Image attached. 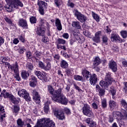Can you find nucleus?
Segmentation results:
<instances>
[{
  "instance_id": "nucleus-1",
  "label": "nucleus",
  "mask_w": 127,
  "mask_h": 127,
  "mask_svg": "<svg viewBox=\"0 0 127 127\" xmlns=\"http://www.w3.org/2000/svg\"><path fill=\"white\" fill-rule=\"evenodd\" d=\"M7 5L5 6V9L8 12H11L14 8H17L18 6L22 7L23 3L20 0H5Z\"/></svg>"
},
{
  "instance_id": "nucleus-2",
  "label": "nucleus",
  "mask_w": 127,
  "mask_h": 127,
  "mask_svg": "<svg viewBox=\"0 0 127 127\" xmlns=\"http://www.w3.org/2000/svg\"><path fill=\"white\" fill-rule=\"evenodd\" d=\"M34 127H56L55 123L49 118H43L38 120Z\"/></svg>"
},
{
  "instance_id": "nucleus-3",
  "label": "nucleus",
  "mask_w": 127,
  "mask_h": 127,
  "mask_svg": "<svg viewBox=\"0 0 127 127\" xmlns=\"http://www.w3.org/2000/svg\"><path fill=\"white\" fill-rule=\"evenodd\" d=\"M61 92H62V89H58L55 93V97H53L52 99L54 101L60 104L66 105L68 103V101L65 96L61 94Z\"/></svg>"
},
{
  "instance_id": "nucleus-4",
  "label": "nucleus",
  "mask_w": 127,
  "mask_h": 127,
  "mask_svg": "<svg viewBox=\"0 0 127 127\" xmlns=\"http://www.w3.org/2000/svg\"><path fill=\"white\" fill-rule=\"evenodd\" d=\"M105 81H101L99 85L104 89H107L110 85H112V83L115 81L114 78H112V76L110 72L106 73L105 76Z\"/></svg>"
},
{
  "instance_id": "nucleus-5",
  "label": "nucleus",
  "mask_w": 127,
  "mask_h": 127,
  "mask_svg": "<svg viewBox=\"0 0 127 127\" xmlns=\"http://www.w3.org/2000/svg\"><path fill=\"white\" fill-rule=\"evenodd\" d=\"M82 75L87 79H88V78H90L89 80L91 85H95L96 83H97V75L94 74L93 75H92L91 72L86 69L82 71Z\"/></svg>"
},
{
  "instance_id": "nucleus-6",
  "label": "nucleus",
  "mask_w": 127,
  "mask_h": 127,
  "mask_svg": "<svg viewBox=\"0 0 127 127\" xmlns=\"http://www.w3.org/2000/svg\"><path fill=\"white\" fill-rule=\"evenodd\" d=\"M82 113L86 117H89L90 118H93L94 117V113H93L91 107L87 104H85L82 107Z\"/></svg>"
},
{
  "instance_id": "nucleus-7",
  "label": "nucleus",
  "mask_w": 127,
  "mask_h": 127,
  "mask_svg": "<svg viewBox=\"0 0 127 127\" xmlns=\"http://www.w3.org/2000/svg\"><path fill=\"white\" fill-rule=\"evenodd\" d=\"M18 94L19 97H22L27 102H30L31 101V98L29 96V93H27L26 90L25 89H21L18 92Z\"/></svg>"
},
{
  "instance_id": "nucleus-8",
  "label": "nucleus",
  "mask_w": 127,
  "mask_h": 127,
  "mask_svg": "<svg viewBox=\"0 0 127 127\" xmlns=\"http://www.w3.org/2000/svg\"><path fill=\"white\" fill-rule=\"evenodd\" d=\"M75 15L77 19L80 22H85L86 20H87V17L78 11H76L75 12Z\"/></svg>"
},
{
  "instance_id": "nucleus-9",
  "label": "nucleus",
  "mask_w": 127,
  "mask_h": 127,
  "mask_svg": "<svg viewBox=\"0 0 127 127\" xmlns=\"http://www.w3.org/2000/svg\"><path fill=\"white\" fill-rule=\"evenodd\" d=\"M33 99L36 104H39L40 103V96L38 94V92L35 90H33Z\"/></svg>"
},
{
  "instance_id": "nucleus-10",
  "label": "nucleus",
  "mask_w": 127,
  "mask_h": 127,
  "mask_svg": "<svg viewBox=\"0 0 127 127\" xmlns=\"http://www.w3.org/2000/svg\"><path fill=\"white\" fill-rule=\"evenodd\" d=\"M127 120V113L125 111L123 113H121V115L119 116V118H118L119 122H126ZM122 126H123V124H122V123L121 124H120V127H122Z\"/></svg>"
},
{
  "instance_id": "nucleus-11",
  "label": "nucleus",
  "mask_w": 127,
  "mask_h": 127,
  "mask_svg": "<svg viewBox=\"0 0 127 127\" xmlns=\"http://www.w3.org/2000/svg\"><path fill=\"white\" fill-rule=\"evenodd\" d=\"M102 34V32L101 31H98L95 34V36L92 38L93 41L96 43H99L101 41V35Z\"/></svg>"
},
{
  "instance_id": "nucleus-12",
  "label": "nucleus",
  "mask_w": 127,
  "mask_h": 127,
  "mask_svg": "<svg viewBox=\"0 0 127 127\" xmlns=\"http://www.w3.org/2000/svg\"><path fill=\"white\" fill-rule=\"evenodd\" d=\"M18 24L19 26L23 28L27 29L28 28V25L27 24V21L26 20L23 19H20L18 21Z\"/></svg>"
},
{
  "instance_id": "nucleus-13",
  "label": "nucleus",
  "mask_w": 127,
  "mask_h": 127,
  "mask_svg": "<svg viewBox=\"0 0 127 127\" xmlns=\"http://www.w3.org/2000/svg\"><path fill=\"white\" fill-rule=\"evenodd\" d=\"M46 27H48V28L50 27L49 23H47V22L43 19H40L39 27L45 28Z\"/></svg>"
},
{
  "instance_id": "nucleus-14",
  "label": "nucleus",
  "mask_w": 127,
  "mask_h": 127,
  "mask_svg": "<svg viewBox=\"0 0 127 127\" xmlns=\"http://www.w3.org/2000/svg\"><path fill=\"white\" fill-rule=\"evenodd\" d=\"M109 67L110 69L113 71V72H116L118 70V66H117V64L114 61H111L109 63Z\"/></svg>"
},
{
  "instance_id": "nucleus-15",
  "label": "nucleus",
  "mask_w": 127,
  "mask_h": 127,
  "mask_svg": "<svg viewBox=\"0 0 127 127\" xmlns=\"http://www.w3.org/2000/svg\"><path fill=\"white\" fill-rule=\"evenodd\" d=\"M109 106L111 110H115V109L118 108V104L114 100H110L109 102Z\"/></svg>"
},
{
  "instance_id": "nucleus-16",
  "label": "nucleus",
  "mask_w": 127,
  "mask_h": 127,
  "mask_svg": "<svg viewBox=\"0 0 127 127\" xmlns=\"http://www.w3.org/2000/svg\"><path fill=\"white\" fill-rule=\"evenodd\" d=\"M55 116L57 117L59 120H64L65 119V116H64V113L61 112H59V111H56L55 112Z\"/></svg>"
},
{
  "instance_id": "nucleus-17",
  "label": "nucleus",
  "mask_w": 127,
  "mask_h": 127,
  "mask_svg": "<svg viewBox=\"0 0 127 127\" xmlns=\"http://www.w3.org/2000/svg\"><path fill=\"white\" fill-rule=\"evenodd\" d=\"M111 39L113 42L115 41H121V37H120V36L118 34H112Z\"/></svg>"
},
{
  "instance_id": "nucleus-18",
  "label": "nucleus",
  "mask_w": 127,
  "mask_h": 127,
  "mask_svg": "<svg viewBox=\"0 0 127 127\" xmlns=\"http://www.w3.org/2000/svg\"><path fill=\"white\" fill-rule=\"evenodd\" d=\"M37 34L39 36H44L45 33V30L44 28L39 27L36 31Z\"/></svg>"
},
{
  "instance_id": "nucleus-19",
  "label": "nucleus",
  "mask_w": 127,
  "mask_h": 127,
  "mask_svg": "<svg viewBox=\"0 0 127 127\" xmlns=\"http://www.w3.org/2000/svg\"><path fill=\"white\" fill-rule=\"evenodd\" d=\"M101 64V60L100 58L96 57L95 58L94 60L93 63V67L94 68H95L97 66H99Z\"/></svg>"
},
{
  "instance_id": "nucleus-20",
  "label": "nucleus",
  "mask_w": 127,
  "mask_h": 127,
  "mask_svg": "<svg viewBox=\"0 0 127 127\" xmlns=\"http://www.w3.org/2000/svg\"><path fill=\"white\" fill-rule=\"evenodd\" d=\"M46 61L47 63V65L44 67V70H45V71H49V70H51V64L49 62L51 61V59H47L46 60Z\"/></svg>"
},
{
  "instance_id": "nucleus-21",
  "label": "nucleus",
  "mask_w": 127,
  "mask_h": 127,
  "mask_svg": "<svg viewBox=\"0 0 127 127\" xmlns=\"http://www.w3.org/2000/svg\"><path fill=\"white\" fill-rule=\"evenodd\" d=\"M21 76L22 79L26 80L29 77V72L26 70H22L21 73Z\"/></svg>"
},
{
  "instance_id": "nucleus-22",
  "label": "nucleus",
  "mask_w": 127,
  "mask_h": 127,
  "mask_svg": "<svg viewBox=\"0 0 127 127\" xmlns=\"http://www.w3.org/2000/svg\"><path fill=\"white\" fill-rule=\"evenodd\" d=\"M48 91L51 94V95H52L53 96V98L55 97V92L57 91L56 90L54 91V88L52 87L51 85H48Z\"/></svg>"
},
{
  "instance_id": "nucleus-23",
  "label": "nucleus",
  "mask_w": 127,
  "mask_h": 127,
  "mask_svg": "<svg viewBox=\"0 0 127 127\" xmlns=\"http://www.w3.org/2000/svg\"><path fill=\"white\" fill-rule=\"evenodd\" d=\"M5 91L6 90L5 89L3 90V91H2L0 94V96L3 97L5 99H7L8 98L9 99L10 98V96H12V95L9 94L8 92H5Z\"/></svg>"
},
{
  "instance_id": "nucleus-24",
  "label": "nucleus",
  "mask_w": 127,
  "mask_h": 127,
  "mask_svg": "<svg viewBox=\"0 0 127 127\" xmlns=\"http://www.w3.org/2000/svg\"><path fill=\"white\" fill-rule=\"evenodd\" d=\"M55 24L58 30H59L60 31L62 30V25L61 24V22L59 19H57L56 20Z\"/></svg>"
},
{
  "instance_id": "nucleus-25",
  "label": "nucleus",
  "mask_w": 127,
  "mask_h": 127,
  "mask_svg": "<svg viewBox=\"0 0 127 127\" xmlns=\"http://www.w3.org/2000/svg\"><path fill=\"white\" fill-rule=\"evenodd\" d=\"M11 70L14 71V73L19 72L18 70V63L17 62H16L14 64H13V66H12V68H11Z\"/></svg>"
},
{
  "instance_id": "nucleus-26",
  "label": "nucleus",
  "mask_w": 127,
  "mask_h": 127,
  "mask_svg": "<svg viewBox=\"0 0 127 127\" xmlns=\"http://www.w3.org/2000/svg\"><path fill=\"white\" fill-rule=\"evenodd\" d=\"M45 106L44 107V111L46 114L48 113L49 111V105H50V102L49 101H47L45 102Z\"/></svg>"
},
{
  "instance_id": "nucleus-27",
  "label": "nucleus",
  "mask_w": 127,
  "mask_h": 127,
  "mask_svg": "<svg viewBox=\"0 0 127 127\" xmlns=\"http://www.w3.org/2000/svg\"><path fill=\"white\" fill-rule=\"evenodd\" d=\"M71 25L73 27L77 28V29H81V25H80V22L79 21H73L71 23Z\"/></svg>"
},
{
  "instance_id": "nucleus-28",
  "label": "nucleus",
  "mask_w": 127,
  "mask_h": 127,
  "mask_svg": "<svg viewBox=\"0 0 127 127\" xmlns=\"http://www.w3.org/2000/svg\"><path fill=\"white\" fill-rule=\"evenodd\" d=\"M38 5L39 6V8H44V7H46L47 5V3L42 1H38L37 2Z\"/></svg>"
},
{
  "instance_id": "nucleus-29",
  "label": "nucleus",
  "mask_w": 127,
  "mask_h": 127,
  "mask_svg": "<svg viewBox=\"0 0 127 127\" xmlns=\"http://www.w3.org/2000/svg\"><path fill=\"white\" fill-rule=\"evenodd\" d=\"M61 67L63 69H66L68 68V63L65 60H62L60 63Z\"/></svg>"
},
{
  "instance_id": "nucleus-30",
  "label": "nucleus",
  "mask_w": 127,
  "mask_h": 127,
  "mask_svg": "<svg viewBox=\"0 0 127 127\" xmlns=\"http://www.w3.org/2000/svg\"><path fill=\"white\" fill-rule=\"evenodd\" d=\"M40 80H42V81H45L46 82L47 81V74L44 72H43L40 76V78H39Z\"/></svg>"
},
{
  "instance_id": "nucleus-31",
  "label": "nucleus",
  "mask_w": 127,
  "mask_h": 127,
  "mask_svg": "<svg viewBox=\"0 0 127 127\" xmlns=\"http://www.w3.org/2000/svg\"><path fill=\"white\" fill-rule=\"evenodd\" d=\"M11 102L13 103L14 104V105H16L19 103V102L16 100V98L13 96V95H11V96L9 98Z\"/></svg>"
},
{
  "instance_id": "nucleus-32",
  "label": "nucleus",
  "mask_w": 127,
  "mask_h": 127,
  "mask_svg": "<svg viewBox=\"0 0 127 127\" xmlns=\"http://www.w3.org/2000/svg\"><path fill=\"white\" fill-rule=\"evenodd\" d=\"M55 4L57 6V7H59L62 5V0H54Z\"/></svg>"
},
{
  "instance_id": "nucleus-33",
  "label": "nucleus",
  "mask_w": 127,
  "mask_h": 127,
  "mask_svg": "<svg viewBox=\"0 0 127 127\" xmlns=\"http://www.w3.org/2000/svg\"><path fill=\"white\" fill-rule=\"evenodd\" d=\"M41 55H42V53L38 51H35L34 53L33 54V56L34 58H39V57H40Z\"/></svg>"
},
{
  "instance_id": "nucleus-34",
  "label": "nucleus",
  "mask_w": 127,
  "mask_h": 127,
  "mask_svg": "<svg viewBox=\"0 0 127 127\" xmlns=\"http://www.w3.org/2000/svg\"><path fill=\"white\" fill-rule=\"evenodd\" d=\"M121 112L119 111H114L112 113V116L114 118H117V119H119L120 118V116H121Z\"/></svg>"
},
{
  "instance_id": "nucleus-35",
  "label": "nucleus",
  "mask_w": 127,
  "mask_h": 127,
  "mask_svg": "<svg viewBox=\"0 0 127 127\" xmlns=\"http://www.w3.org/2000/svg\"><path fill=\"white\" fill-rule=\"evenodd\" d=\"M110 92L112 94V99L115 100L116 99V94L117 93L116 90H115V89H114L113 88L111 87L110 89Z\"/></svg>"
},
{
  "instance_id": "nucleus-36",
  "label": "nucleus",
  "mask_w": 127,
  "mask_h": 127,
  "mask_svg": "<svg viewBox=\"0 0 127 127\" xmlns=\"http://www.w3.org/2000/svg\"><path fill=\"white\" fill-rule=\"evenodd\" d=\"M121 106L122 107H123L127 111V101H126L125 100L123 99L121 102Z\"/></svg>"
},
{
  "instance_id": "nucleus-37",
  "label": "nucleus",
  "mask_w": 127,
  "mask_h": 127,
  "mask_svg": "<svg viewBox=\"0 0 127 127\" xmlns=\"http://www.w3.org/2000/svg\"><path fill=\"white\" fill-rule=\"evenodd\" d=\"M92 16L94 19L96 20V21H97V22H99V21H100V17L99 16V15H98V14L95 13L94 12H92Z\"/></svg>"
},
{
  "instance_id": "nucleus-38",
  "label": "nucleus",
  "mask_w": 127,
  "mask_h": 127,
  "mask_svg": "<svg viewBox=\"0 0 127 127\" xmlns=\"http://www.w3.org/2000/svg\"><path fill=\"white\" fill-rule=\"evenodd\" d=\"M17 124L18 127H23V126H24V122H23L21 119H18L17 120Z\"/></svg>"
},
{
  "instance_id": "nucleus-39",
  "label": "nucleus",
  "mask_w": 127,
  "mask_h": 127,
  "mask_svg": "<svg viewBox=\"0 0 127 127\" xmlns=\"http://www.w3.org/2000/svg\"><path fill=\"white\" fill-rule=\"evenodd\" d=\"M102 42L104 44H105L106 45H108V37L107 36H103L102 38Z\"/></svg>"
},
{
  "instance_id": "nucleus-40",
  "label": "nucleus",
  "mask_w": 127,
  "mask_h": 127,
  "mask_svg": "<svg viewBox=\"0 0 127 127\" xmlns=\"http://www.w3.org/2000/svg\"><path fill=\"white\" fill-rule=\"evenodd\" d=\"M77 40L78 42V43H80L82 44L84 42V41H85V39L84 38V37L80 36H77Z\"/></svg>"
},
{
  "instance_id": "nucleus-41",
  "label": "nucleus",
  "mask_w": 127,
  "mask_h": 127,
  "mask_svg": "<svg viewBox=\"0 0 127 127\" xmlns=\"http://www.w3.org/2000/svg\"><path fill=\"white\" fill-rule=\"evenodd\" d=\"M83 33L85 36H86V37H88V38H92V36H91V33H90L88 31H84L83 32Z\"/></svg>"
},
{
  "instance_id": "nucleus-42",
  "label": "nucleus",
  "mask_w": 127,
  "mask_h": 127,
  "mask_svg": "<svg viewBox=\"0 0 127 127\" xmlns=\"http://www.w3.org/2000/svg\"><path fill=\"white\" fill-rule=\"evenodd\" d=\"M101 105L102 108H107V100H106V99H102Z\"/></svg>"
},
{
  "instance_id": "nucleus-43",
  "label": "nucleus",
  "mask_w": 127,
  "mask_h": 127,
  "mask_svg": "<svg viewBox=\"0 0 127 127\" xmlns=\"http://www.w3.org/2000/svg\"><path fill=\"white\" fill-rule=\"evenodd\" d=\"M121 36L123 38H127V31L125 30H122L120 32Z\"/></svg>"
},
{
  "instance_id": "nucleus-44",
  "label": "nucleus",
  "mask_w": 127,
  "mask_h": 127,
  "mask_svg": "<svg viewBox=\"0 0 127 127\" xmlns=\"http://www.w3.org/2000/svg\"><path fill=\"white\" fill-rule=\"evenodd\" d=\"M97 92H98L99 95L100 97H102L105 95V90L103 89L102 88L99 89Z\"/></svg>"
},
{
  "instance_id": "nucleus-45",
  "label": "nucleus",
  "mask_w": 127,
  "mask_h": 127,
  "mask_svg": "<svg viewBox=\"0 0 127 127\" xmlns=\"http://www.w3.org/2000/svg\"><path fill=\"white\" fill-rule=\"evenodd\" d=\"M15 74L14 75V78H15L17 81H20V76H19V72H14Z\"/></svg>"
},
{
  "instance_id": "nucleus-46",
  "label": "nucleus",
  "mask_w": 127,
  "mask_h": 127,
  "mask_svg": "<svg viewBox=\"0 0 127 127\" xmlns=\"http://www.w3.org/2000/svg\"><path fill=\"white\" fill-rule=\"evenodd\" d=\"M66 43V41L63 39H58V44H65Z\"/></svg>"
},
{
  "instance_id": "nucleus-47",
  "label": "nucleus",
  "mask_w": 127,
  "mask_h": 127,
  "mask_svg": "<svg viewBox=\"0 0 127 127\" xmlns=\"http://www.w3.org/2000/svg\"><path fill=\"white\" fill-rule=\"evenodd\" d=\"M14 108V112L16 113H18L19 112V110H20V108H19V106L18 105H14L13 106Z\"/></svg>"
},
{
  "instance_id": "nucleus-48",
  "label": "nucleus",
  "mask_w": 127,
  "mask_h": 127,
  "mask_svg": "<svg viewBox=\"0 0 127 127\" xmlns=\"http://www.w3.org/2000/svg\"><path fill=\"white\" fill-rule=\"evenodd\" d=\"M37 84V81H30L29 82V85L30 87H32L33 88L35 87Z\"/></svg>"
},
{
  "instance_id": "nucleus-49",
  "label": "nucleus",
  "mask_w": 127,
  "mask_h": 127,
  "mask_svg": "<svg viewBox=\"0 0 127 127\" xmlns=\"http://www.w3.org/2000/svg\"><path fill=\"white\" fill-rule=\"evenodd\" d=\"M74 79L76 80V81H81L83 79V77L80 75H74Z\"/></svg>"
},
{
  "instance_id": "nucleus-50",
  "label": "nucleus",
  "mask_w": 127,
  "mask_h": 127,
  "mask_svg": "<svg viewBox=\"0 0 127 127\" xmlns=\"http://www.w3.org/2000/svg\"><path fill=\"white\" fill-rule=\"evenodd\" d=\"M57 48L58 49H63V50H66V47H65V46H62L59 44L57 45Z\"/></svg>"
},
{
  "instance_id": "nucleus-51",
  "label": "nucleus",
  "mask_w": 127,
  "mask_h": 127,
  "mask_svg": "<svg viewBox=\"0 0 127 127\" xmlns=\"http://www.w3.org/2000/svg\"><path fill=\"white\" fill-rule=\"evenodd\" d=\"M30 21L31 23H35L37 21V19L35 17H32L30 18Z\"/></svg>"
},
{
  "instance_id": "nucleus-52",
  "label": "nucleus",
  "mask_w": 127,
  "mask_h": 127,
  "mask_svg": "<svg viewBox=\"0 0 127 127\" xmlns=\"http://www.w3.org/2000/svg\"><path fill=\"white\" fill-rule=\"evenodd\" d=\"M42 41L44 43H48L49 42V39L46 36H44L42 39Z\"/></svg>"
},
{
  "instance_id": "nucleus-53",
  "label": "nucleus",
  "mask_w": 127,
  "mask_h": 127,
  "mask_svg": "<svg viewBox=\"0 0 127 127\" xmlns=\"http://www.w3.org/2000/svg\"><path fill=\"white\" fill-rule=\"evenodd\" d=\"M4 19L5 20L6 22H7V23H9V24H11V23H12L11 20L7 17H5Z\"/></svg>"
},
{
  "instance_id": "nucleus-54",
  "label": "nucleus",
  "mask_w": 127,
  "mask_h": 127,
  "mask_svg": "<svg viewBox=\"0 0 127 127\" xmlns=\"http://www.w3.org/2000/svg\"><path fill=\"white\" fill-rule=\"evenodd\" d=\"M92 122H93V120H92V119L91 118H87L85 120V123H86L88 126L91 123H92Z\"/></svg>"
},
{
  "instance_id": "nucleus-55",
  "label": "nucleus",
  "mask_w": 127,
  "mask_h": 127,
  "mask_svg": "<svg viewBox=\"0 0 127 127\" xmlns=\"http://www.w3.org/2000/svg\"><path fill=\"white\" fill-rule=\"evenodd\" d=\"M0 60L2 63H6V61H7V58L4 57H1Z\"/></svg>"
},
{
  "instance_id": "nucleus-56",
  "label": "nucleus",
  "mask_w": 127,
  "mask_h": 127,
  "mask_svg": "<svg viewBox=\"0 0 127 127\" xmlns=\"http://www.w3.org/2000/svg\"><path fill=\"white\" fill-rule=\"evenodd\" d=\"M24 50H25L24 47L20 48L18 49V52L20 54H22L24 52Z\"/></svg>"
},
{
  "instance_id": "nucleus-57",
  "label": "nucleus",
  "mask_w": 127,
  "mask_h": 127,
  "mask_svg": "<svg viewBox=\"0 0 127 127\" xmlns=\"http://www.w3.org/2000/svg\"><path fill=\"white\" fill-rule=\"evenodd\" d=\"M30 81L37 82V79H36V77L35 76H34V75H32L31 76Z\"/></svg>"
},
{
  "instance_id": "nucleus-58",
  "label": "nucleus",
  "mask_w": 127,
  "mask_h": 127,
  "mask_svg": "<svg viewBox=\"0 0 127 127\" xmlns=\"http://www.w3.org/2000/svg\"><path fill=\"white\" fill-rule=\"evenodd\" d=\"M35 74L38 77V78L39 79L40 76L41 75L42 72H40V71H35Z\"/></svg>"
},
{
  "instance_id": "nucleus-59",
  "label": "nucleus",
  "mask_w": 127,
  "mask_h": 127,
  "mask_svg": "<svg viewBox=\"0 0 127 127\" xmlns=\"http://www.w3.org/2000/svg\"><path fill=\"white\" fill-rule=\"evenodd\" d=\"M45 65L44 64H43V63H42V62H39V67H40V68H41L42 69H44V67H45Z\"/></svg>"
},
{
  "instance_id": "nucleus-60",
  "label": "nucleus",
  "mask_w": 127,
  "mask_h": 127,
  "mask_svg": "<svg viewBox=\"0 0 127 127\" xmlns=\"http://www.w3.org/2000/svg\"><path fill=\"white\" fill-rule=\"evenodd\" d=\"M106 33H108L109 34H110V33H111V32H112V30H111V28H110L109 26H106Z\"/></svg>"
},
{
  "instance_id": "nucleus-61",
  "label": "nucleus",
  "mask_w": 127,
  "mask_h": 127,
  "mask_svg": "<svg viewBox=\"0 0 127 127\" xmlns=\"http://www.w3.org/2000/svg\"><path fill=\"white\" fill-rule=\"evenodd\" d=\"M5 67H8V69H12V65H10L8 63H5Z\"/></svg>"
},
{
  "instance_id": "nucleus-62",
  "label": "nucleus",
  "mask_w": 127,
  "mask_h": 127,
  "mask_svg": "<svg viewBox=\"0 0 127 127\" xmlns=\"http://www.w3.org/2000/svg\"><path fill=\"white\" fill-rule=\"evenodd\" d=\"M88 126L89 127H96V122L92 121H91L90 124Z\"/></svg>"
},
{
  "instance_id": "nucleus-63",
  "label": "nucleus",
  "mask_w": 127,
  "mask_h": 127,
  "mask_svg": "<svg viewBox=\"0 0 127 127\" xmlns=\"http://www.w3.org/2000/svg\"><path fill=\"white\" fill-rule=\"evenodd\" d=\"M64 112L66 115H70L71 114V111H70V110L67 108H64Z\"/></svg>"
},
{
  "instance_id": "nucleus-64",
  "label": "nucleus",
  "mask_w": 127,
  "mask_h": 127,
  "mask_svg": "<svg viewBox=\"0 0 127 127\" xmlns=\"http://www.w3.org/2000/svg\"><path fill=\"white\" fill-rule=\"evenodd\" d=\"M125 87L123 89L124 92L127 93V82H124Z\"/></svg>"
}]
</instances>
